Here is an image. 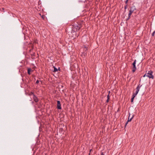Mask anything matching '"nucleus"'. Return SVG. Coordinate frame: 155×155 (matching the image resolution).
I'll use <instances>...</instances> for the list:
<instances>
[{
    "mask_svg": "<svg viewBox=\"0 0 155 155\" xmlns=\"http://www.w3.org/2000/svg\"><path fill=\"white\" fill-rule=\"evenodd\" d=\"M136 95H137L135 94L134 93L133 94L132 97L134 98Z\"/></svg>",
    "mask_w": 155,
    "mask_h": 155,
    "instance_id": "a211bd4d",
    "label": "nucleus"
},
{
    "mask_svg": "<svg viewBox=\"0 0 155 155\" xmlns=\"http://www.w3.org/2000/svg\"><path fill=\"white\" fill-rule=\"evenodd\" d=\"M64 86L63 85H61L60 86V87H59V88H63V87Z\"/></svg>",
    "mask_w": 155,
    "mask_h": 155,
    "instance_id": "b1692460",
    "label": "nucleus"
},
{
    "mask_svg": "<svg viewBox=\"0 0 155 155\" xmlns=\"http://www.w3.org/2000/svg\"><path fill=\"white\" fill-rule=\"evenodd\" d=\"M39 83V81L38 80L36 81V84H38Z\"/></svg>",
    "mask_w": 155,
    "mask_h": 155,
    "instance_id": "4be33fe9",
    "label": "nucleus"
},
{
    "mask_svg": "<svg viewBox=\"0 0 155 155\" xmlns=\"http://www.w3.org/2000/svg\"><path fill=\"white\" fill-rule=\"evenodd\" d=\"M129 12L132 14L133 13H136V11H135V12H134L133 11H131V10L130 9L129 10Z\"/></svg>",
    "mask_w": 155,
    "mask_h": 155,
    "instance_id": "ddd939ff",
    "label": "nucleus"
},
{
    "mask_svg": "<svg viewBox=\"0 0 155 155\" xmlns=\"http://www.w3.org/2000/svg\"><path fill=\"white\" fill-rule=\"evenodd\" d=\"M128 0H126L125 1V3L126 4V5H127V3H128Z\"/></svg>",
    "mask_w": 155,
    "mask_h": 155,
    "instance_id": "6ab92c4d",
    "label": "nucleus"
},
{
    "mask_svg": "<svg viewBox=\"0 0 155 155\" xmlns=\"http://www.w3.org/2000/svg\"><path fill=\"white\" fill-rule=\"evenodd\" d=\"M84 48H87V47H86L85 45H84Z\"/></svg>",
    "mask_w": 155,
    "mask_h": 155,
    "instance_id": "c756f323",
    "label": "nucleus"
},
{
    "mask_svg": "<svg viewBox=\"0 0 155 155\" xmlns=\"http://www.w3.org/2000/svg\"><path fill=\"white\" fill-rule=\"evenodd\" d=\"M134 97H132L131 98V103H133V101H134Z\"/></svg>",
    "mask_w": 155,
    "mask_h": 155,
    "instance_id": "f3484780",
    "label": "nucleus"
},
{
    "mask_svg": "<svg viewBox=\"0 0 155 155\" xmlns=\"http://www.w3.org/2000/svg\"><path fill=\"white\" fill-rule=\"evenodd\" d=\"M128 121H127L126 122V123L125 124V127H126V126H127V124H128Z\"/></svg>",
    "mask_w": 155,
    "mask_h": 155,
    "instance_id": "412c9836",
    "label": "nucleus"
},
{
    "mask_svg": "<svg viewBox=\"0 0 155 155\" xmlns=\"http://www.w3.org/2000/svg\"><path fill=\"white\" fill-rule=\"evenodd\" d=\"M54 68V70L53 72H57L58 71V70H59V71L60 70V68H58V69L57 68H56L55 67L53 66Z\"/></svg>",
    "mask_w": 155,
    "mask_h": 155,
    "instance_id": "1a4fd4ad",
    "label": "nucleus"
},
{
    "mask_svg": "<svg viewBox=\"0 0 155 155\" xmlns=\"http://www.w3.org/2000/svg\"><path fill=\"white\" fill-rule=\"evenodd\" d=\"M35 43H37V40H36L35 41Z\"/></svg>",
    "mask_w": 155,
    "mask_h": 155,
    "instance_id": "c85d7f7f",
    "label": "nucleus"
},
{
    "mask_svg": "<svg viewBox=\"0 0 155 155\" xmlns=\"http://www.w3.org/2000/svg\"><path fill=\"white\" fill-rule=\"evenodd\" d=\"M153 72L151 70H150L148 71V73L146 74V76L150 78H152V79L154 78V76L153 75Z\"/></svg>",
    "mask_w": 155,
    "mask_h": 155,
    "instance_id": "f03ea898",
    "label": "nucleus"
},
{
    "mask_svg": "<svg viewBox=\"0 0 155 155\" xmlns=\"http://www.w3.org/2000/svg\"><path fill=\"white\" fill-rule=\"evenodd\" d=\"M110 91H109L108 92V94L109 95V94H110Z\"/></svg>",
    "mask_w": 155,
    "mask_h": 155,
    "instance_id": "473e14b6",
    "label": "nucleus"
},
{
    "mask_svg": "<svg viewBox=\"0 0 155 155\" xmlns=\"http://www.w3.org/2000/svg\"><path fill=\"white\" fill-rule=\"evenodd\" d=\"M130 114L129 113V117H128V120H127L128 122H130V121H131L132 119H133V117L134 116V115H133L132 116V117L130 118V119L129 118H130Z\"/></svg>",
    "mask_w": 155,
    "mask_h": 155,
    "instance_id": "9b49d317",
    "label": "nucleus"
},
{
    "mask_svg": "<svg viewBox=\"0 0 155 155\" xmlns=\"http://www.w3.org/2000/svg\"><path fill=\"white\" fill-rule=\"evenodd\" d=\"M87 48H84V52L82 53V55L84 56L86 55L87 54Z\"/></svg>",
    "mask_w": 155,
    "mask_h": 155,
    "instance_id": "423d86ee",
    "label": "nucleus"
},
{
    "mask_svg": "<svg viewBox=\"0 0 155 155\" xmlns=\"http://www.w3.org/2000/svg\"><path fill=\"white\" fill-rule=\"evenodd\" d=\"M129 8L130 10L131 11H133L134 12H135V11H136V10H137V8L134 5H132V6H130Z\"/></svg>",
    "mask_w": 155,
    "mask_h": 155,
    "instance_id": "20e7f679",
    "label": "nucleus"
},
{
    "mask_svg": "<svg viewBox=\"0 0 155 155\" xmlns=\"http://www.w3.org/2000/svg\"><path fill=\"white\" fill-rule=\"evenodd\" d=\"M39 108H41V107L40 106H38Z\"/></svg>",
    "mask_w": 155,
    "mask_h": 155,
    "instance_id": "72a5a7b5",
    "label": "nucleus"
},
{
    "mask_svg": "<svg viewBox=\"0 0 155 155\" xmlns=\"http://www.w3.org/2000/svg\"><path fill=\"white\" fill-rule=\"evenodd\" d=\"M127 5H126L125 6H124V8L125 9V11H124V12L126 11V9H127Z\"/></svg>",
    "mask_w": 155,
    "mask_h": 155,
    "instance_id": "2eb2a0df",
    "label": "nucleus"
},
{
    "mask_svg": "<svg viewBox=\"0 0 155 155\" xmlns=\"http://www.w3.org/2000/svg\"><path fill=\"white\" fill-rule=\"evenodd\" d=\"M109 100H110V99H107L106 100V102L107 103H108L109 101Z\"/></svg>",
    "mask_w": 155,
    "mask_h": 155,
    "instance_id": "aec40b11",
    "label": "nucleus"
},
{
    "mask_svg": "<svg viewBox=\"0 0 155 155\" xmlns=\"http://www.w3.org/2000/svg\"><path fill=\"white\" fill-rule=\"evenodd\" d=\"M92 150V149H90V153H89V154L90 155V153L91 152V150Z\"/></svg>",
    "mask_w": 155,
    "mask_h": 155,
    "instance_id": "a878e982",
    "label": "nucleus"
},
{
    "mask_svg": "<svg viewBox=\"0 0 155 155\" xmlns=\"http://www.w3.org/2000/svg\"><path fill=\"white\" fill-rule=\"evenodd\" d=\"M132 14L129 12V13L128 14V18L126 19V21H128L130 18V16Z\"/></svg>",
    "mask_w": 155,
    "mask_h": 155,
    "instance_id": "f8f14e48",
    "label": "nucleus"
},
{
    "mask_svg": "<svg viewBox=\"0 0 155 155\" xmlns=\"http://www.w3.org/2000/svg\"><path fill=\"white\" fill-rule=\"evenodd\" d=\"M136 60H135L133 63H132V65L133 66V67L132 68V71L133 72H134L137 69V68L136 66Z\"/></svg>",
    "mask_w": 155,
    "mask_h": 155,
    "instance_id": "7ed1b4c3",
    "label": "nucleus"
},
{
    "mask_svg": "<svg viewBox=\"0 0 155 155\" xmlns=\"http://www.w3.org/2000/svg\"><path fill=\"white\" fill-rule=\"evenodd\" d=\"M138 92H135V93H134L135 94H136V95H137V94H138Z\"/></svg>",
    "mask_w": 155,
    "mask_h": 155,
    "instance_id": "393cba45",
    "label": "nucleus"
},
{
    "mask_svg": "<svg viewBox=\"0 0 155 155\" xmlns=\"http://www.w3.org/2000/svg\"><path fill=\"white\" fill-rule=\"evenodd\" d=\"M57 108L58 109H61V104L60 103V102L59 101H57Z\"/></svg>",
    "mask_w": 155,
    "mask_h": 155,
    "instance_id": "39448f33",
    "label": "nucleus"
},
{
    "mask_svg": "<svg viewBox=\"0 0 155 155\" xmlns=\"http://www.w3.org/2000/svg\"><path fill=\"white\" fill-rule=\"evenodd\" d=\"M72 26L71 32V33H74L76 32L78 30L80 29L82 27V25L81 23L78 24L77 22L73 24Z\"/></svg>",
    "mask_w": 155,
    "mask_h": 155,
    "instance_id": "f257e3e1",
    "label": "nucleus"
},
{
    "mask_svg": "<svg viewBox=\"0 0 155 155\" xmlns=\"http://www.w3.org/2000/svg\"><path fill=\"white\" fill-rule=\"evenodd\" d=\"M35 54L34 53V54H32L31 56H35Z\"/></svg>",
    "mask_w": 155,
    "mask_h": 155,
    "instance_id": "2f4dec72",
    "label": "nucleus"
},
{
    "mask_svg": "<svg viewBox=\"0 0 155 155\" xmlns=\"http://www.w3.org/2000/svg\"><path fill=\"white\" fill-rule=\"evenodd\" d=\"M140 81H141V80H140Z\"/></svg>",
    "mask_w": 155,
    "mask_h": 155,
    "instance_id": "f704fd0d",
    "label": "nucleus"
},
{
    "mask_svg": "<svg viewBox=\"0 0 155 155\" xmlns=\"http://www.w3.org/2000/svg\"><path fill=\"white\" fill-rule=\"evenodd\" d=\"M142 86V85H141L140 84H139L137 86V87L136 88V92H137L138 93L139 91L140 90V87Z\"/></svg>",
    "mask_w": 155,
    "mask_h": 155,
    "instance_id": "6e6552de",
    "label": "nucleus"
},
{
    "mask_svg": "<svg viewBox=\"0 0 155 155\" xmlns=\"http://www.w3.org/2000/svg\"><path fill=\"white\" fill-rule=\"evenodd\" d=\"M155 34V31H154L151 34L152 36H154Z\"/></svg>",
    "mask_w": 155,
    "mask_h": 155,
    "instance_id": "dca6fc26",
    "label": "nucleus"
},
{
    "mask_svg": "<svg viewBox=\"0 0 155 155\" xmlns=\"http://www.w3.org/2000/svg\"><path fill=\"white\" fill-rule=\"evenodd\" d=\"M107 99H110V96H109V95L108 94L107 95Z\"/></svg>",
    "mask_w": 155,
    "mask_h": 155,
    "instance_id": "5701e85b",
    "label": "nucleus"
},
{
    "mask_svg": "<svg viewBox=\"0 0 155 155\" xmlns=\"http://www.w3.org/2000/svg\"><path fill=\"white\" fill-rule=\"evenodd\" d=\"M101 155H105L103 152H102L101 153Z\"/></svg>",
    "mask_w": 155,
    "mask_h": 155,
    "instance_id": "bb28decb",
    "label": "nucleus"
},
{
    "mask_svg": "<svg viewBox=\"0 0 155 155\" xmlns=\"http://www.w3.org/2000/svg\"><path fill=\"white\" fill-rule=\"evenodd\" d=\"M146 74H145L143 75V77H145L146 76Z\"/></svg>",
    "mask_w": 155,
    "mask_h": 155,
    "instance_id": "7c9ffc66",
    "label": "nucleus"
},
{
    "mask_svg": "<svg viewBox=\"0 0 155 155\" xmlns=\"http://www.w3.org/2000/svg\"><path fill=\"white\" fill-rule=\"evenodd\" d=\"M33 99L34 101L36 103H37L38 102L39 100L38 98L35 95H34L33 96Z\"/></svg>",
    "mask_w": 155,
    "mask_h": 155,
    "instance_id": "0eeeda50",
    "label": "nucleus"
},
{
    "mask_svg": "<svg viewBox=\"0 0 155 155\" xmlns=\"http://www.w3.org/2000/svg\"><path fill=\"white\" fill-rule=\"evenodd\" d=\"M33 71L30 68H28V73L29 75H30L31 74L30 72L31 71Z\"/></svg>",
    "mask_w": 155,
    "mask_h": 155,
    "instance_id": "9d476101",
    "label": "nucleus"
},
{
    "mask_svg": "<svg viewBox=\"0 0 155 155\" xmlns=\"http://www.w3.org/2000/svg\"><path fill=\"white\" fill-rule=\"evenodd\" d=\"M44 17H45V16L44 15H43L42 16V18L43 19H44Z\"/></svg>",
    "mask_w": 155,
    "mask_h": 155,
    "instance_id": "cd10ccee",
    "label": "nucleus"
},
{
    "mask_svg": "<svg viewBox=\"0 0 155 155\" xmlns=\"http://www.w3.org/2000/svg\"><path fill=\"white\" fill-rule=\"evenodd\" d=\"M32 95L33 96H34V95H35V94H34L33 92H31L29 94V96H31Z\"/></svg>",
    "mask_w": 155,
    "mask_h": 155,
    "instance_id": "4468645a",
    "label": "nucleus"
}]
</instances>
